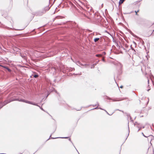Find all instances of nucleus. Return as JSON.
Here are the masks:
<instances>
[{"label": "nucleus", "instance_id": "23", "mask_svg": "<svg viewBox=\"0 0 154 154\" xmlns=\"http://www.w3.org/2000/svg\"><path fill=\"white\" fill-rule=\"evenodd\" d=\"M81 66H84V64H82V63H81V64H80Z\"/></svg>", "mask_w": 154, "mask_h": 154}, {"label": "nucleus", "instance_id": "8", "mask_svg": "<svg viewBox=\"0 0 154 154\" xmlns=\"http://www.w3.org/2000/svg\"><path fill=\"white\" fill-rule=\"evenodd\" d=\"M4 67L7 69L9 71V72H11V69H10L8 67H5V66H3Z\"/></svg>", "mask_w": 154, "mask_h": 154}, {"label": "nucleus", "instance_id": "7", "mask_svg": "<svg viewBox=\"0 0 154 154\" xmlns=\"http://www.w3.org/2000/svg\"><path fill=\"white\" fill-rule=\"evenodd\" d=\"M125 0H120L119 2V5L122 4Z\"/></svg>", "mask_w": 154, "mask_h": 154}, {"label": "nucleus", "instance_id": "9", "mask_svg": "<svg viewBox=\"0 0 154 154\" xmlns=\"http://www.w3.org/2000/svg\"><path fill=\"white\" fill-rule=\"evenodd\" d=\"M99 38H96L94 39V41L95 42H97L99 40Z\"/></svg>", "mask_w": 154, "mask_h": 154}, {"label": "nucleus", "instance_id": "29", "mask_svg": "<svg viewBox=\"0 0 154 154\" xmlns=\"http://www.w3.org/2000/svg\"><path fill=\"white\" fill-rule=\"evenodd\" d=\"M104 110L107 113V114H109V113L106 110L104 109Z\"/></svg>", "mask_w": 154, "mask_h": 154}, {"label": "nucleus", "instance_id": "15", "mask_svg": "<svg viewBox=\"0 0 154 154\" xmlns=\"http://www.w3.org/2000/svg\"><path fill=\"white\" fill-rule=\"evenodd\" d=\"M140 19H138L137 20H136V23H138V24L139 23V21H140Z\"/></svg>", "mask_w": 154, "mask_h": 154}, {"label": "nucleus", "instance_id": "20", "mask_svg": "<svg viewBox=\"0 0 154 154\" xmlns=\"http://www.w3.org/2000/svg\"><path fill=\"white\" fill-rule=\"evenodd\" d=\"M84 66L85 67H86V66H89V64H84Z\"/></svg>", "mask_w": 154, "mask_h": 154}, {"label": "nucleus", "instance_id": "5", "mask_svg": "<svg viewBox=\"0 0 154 154\" xmlns=\"http://www.w3.org/2000/svg\"><path fill=\"white\" fill-rule=\"evenodd\" d=\"M99 61V60H98L97 63L92 65L91 66V69L94 68L95 66L97 65V63Z\"/></svg>", "mask_w": 154, "mask_h": 154}, {"label": "nucleus", "instance_id": "41", "mask_svg": "<svg viewBox=\"0 0 154 154\" xmlns=\"http://www.w3.org/2000/svg\"><path fill=\"white\" fill-rule=\"evenodd\" d=\"M149 90V89L148 90V91Z\"/></svg>", "mask_w": 154, "mask_h": 154}, {"label": "nucleus", "instance_id": "25", "mask_svg": "<svg viewBox=\"0 0 154 154\" xmlns=\"http://www.w3.org/2000/svg\"><path fill=\"white\" fill-rule=\"evenodd\" d=\"M102 60L103 61V62H105V60H104V58H102Z\"/></svg>", "mask_w": 154, "mask_h": 154}, {"label": "nucleus", "instance_id": "37", "mask_svg": "<svg viewBox=\"0 0 154 154\" xmlns=\"http://www.w3.org/2000/svg\"><path fill=\"white\" fill-rule=\"evenodd\" d=\"M148 83H149V80H148Z\"/></svg>", "mask_w": 154, "mask_h": 154}, {"label": "nucleus", "instance_id": "12", "mask_svg": "<svg viewBox=\"0 0 154 154\" xmlns=\"http://www.w3.org/2000/svg\"><path fill=\"white\" fill-rule=\"evenodd\" d=\"M96 56L97 57H101L102 56V55L101 54H97L96 55Z\"/></svg>", "mask_w": 154, "mask_h": 154}, {"label": "nucleus", "instance_id": "35", "mask_svg": "<svg viewBox=\"0 0 154 154\" xmlns=\"http://www.w3.org/2000/svg\"><path fill=\"white\" fill-rule=\"evenodd\" d=\"M78 75H81V73H79V74H78Z\"/></svg>", "mask_w": 154, "mask_h": 154}, {"label": "nucleus", "instance_id": "39", "mask_svg": "<svg viewBox=\"0 0 154 154\" xmlns=\"http://www.w3.org/2000/svg\"><path fill=\"white\" fill-rule=\"evenodd\" d=\"M47 96V97L48 96V95Z\"/></svg>", "mask_w": 154, "mask_h": 154}, {"label": "nucleus", "instance_id": "11", "mask_svg": "<svg viewBox=\"0 0 154 154\" xmlns=\"http://www.w3.org/2000/svg\"><path fill=\"white\" fill-rule=\"evenodd\" d=\"M99 106V104L98 103H97V106L94 109H91V110L94 109H98V106Z\"/></svg>", "mask_w": 154, "mask_h": 154}, {"label": "nucleus", "instance_id": "36", "mask_svg": "<svg viewBox=\"0 0 154 154\" xmlns=\"http://www.w3.org/2000/svg\"><path fill=\"white\" fill-rule=\"evenodd\" d=\"M112 114H109V115H111Z\"/></svg>", "mask_w": 154, "mask_h": 154}, {"label": "nucleus", "instance_id": "32", "mask_svg": "<svg viewBox=\"0 0 154 154\" xmlns=\"http://www.w3.org/2000/svg\"><path fill=\"white\" fill-rule=\"evenodd\" d=\"M120 88H123V86H121L120 87Z\"/></svg>", "mask_w": 154, "mask_h": 154}, {"label": "nucleus", "instance_id": "3", "mask_svg": "<svg viewBox=\"0 0 154 154\" xmlns=\"http://www.w3.org/2000/svg\"><path fill=\"white\" fill-rule=\"evenodd\" d=\"M134 126H136V127H137L138 128H139V129L137 131L138 132L141 129V127H140V126H141V125L140 124L138 123L137 122H135L134 123Z\"/></svg>", "mask_w": 154, "mask_h": 154}, {"label": "nucleus", "instance_id": "40", "mask_svg": "<svg viewBox=\"0 0 154 154\" xmlns=\"http://www.w3.org/2000/svg\"><path fill=\"white\" fill-rule=\"evenodd\" d=\"M130 116V119H131V117L130 116Z\"/></svg>", "mask_w": 154, "mask_h": 154}, {"label": "nucleus", "instance_id": "1", "mask_svg": "<svg viewBox=\"0 0 154 154\" xmlns=\"http://www.w3.org/2000/svg\"><path fill=\"white\" fill-rule=\"evenodd\" d=\"M49 8L48 7H46L42 11H40L37 12L36 14L38 16H41L43 14L45 13L47 11H48Z\"/></svg>", "mask_w": 154, "mask_h": 154}, {"label": "nucleus", "instance_id": "13", "mask_svg": "<svg viewBox=\"0 0 154 154\" xmlns=\"http://www.w3.org/2000/svg\"><path fill=\"white\" fill-rule=\"evenodd\" d=\"M32 104V105H35V106H38L39 107V106H38L37 104V103H33V102H32V104Z\"/></svg>", "mask_w": 154, "mask_h": 154}, {"label": "nucleus", "instance_id": "2", "mask_svg": "<svg viewBox=\"0 0 154 154\" xmlns=\"http://www.w3.org/2000/svg\"><path fill=\"white\" fill-rule=\"evenodd\" d=\"M15 100L18 101H19L22 102H24V99H12L11 100H9V101H6L5 102H4V105L1 107H0V108H1L4 105H5L7 103H10V102H11L12 101H15Z\"/></svg>", "mask_w": 154, "mask_h": 154}, {"label": "nucleus", "instance_id": "10", "mask_svg": "<svg viewBox=\"0 0 154 154\" xmlns=\"http://www.w3.org/2000/svg\"><path fill=\"white\" fill-rule=\"evenodd\" d=\"M76 63L77 65L79 66V65H80L81 64V63L79 61H77L76 62Z\"/></svg>", "mask_w": 154, "mask_h": 154}, {"label": "nucleus", "instance_id": "16", "mask_svg": "<svg viewBox=\"0 0 154 154\" xmlns=\"http://www.w3.org/2000/svg\"><path fill=\"white\" fill-rule=\"evenodd\" d=\"M38 76V75L37 74H35L34 75V78H36Z\"/></svg>", "mask_w": 154, "mask_h": 154}, {"label": "nucleus", "instance_id": "14", "mask_svg": "<svg viewBox=\"0 0 154 154\" xmlns=\"http://www.w3.org/2000/svg\"><path fill=\"white\" fill-rule=\"evenodd\" d=\"M150 137H151V139L152 140V139H154V137L152 135H151L150 136H149Z\"/></svg>", "mask_w": 154, "mask_h": 154}, {"label": "nucleus", "instance_id": "34", "mask_svg": "<svg viewBox=\"0 0 154 154\" xmlns=\"http://www.w3.org/2000/svg\"><path fill=\"white\" fill-rule=\"evenodd\" d=\"M55 92L56 93H57L58 94V93L57 92V91H55Z\"/></svg>", "mask_w": 154, "mask_h": 154}, {"label": "nucleus", "instance_id": "30", "mask_svg": "<svg viewBox=\"0 0 154 154\" xmlns=\"http://www.w3.org/2000/svg\"><path fill=\"white\" fill-rule=\"evenodd\" d=\"M93 106H97V104H95V105H93Z\"/></svg>", "mask_w": 154, "mask_h": 154}, {"label": "nucleus", "instance_id": "18", "mask_svg": "<svg viewBox=\"0 0 154 154\" xmlns=\"http://www.w3.org/2000/svg\"><path fill=\"white\" fill-rule=\"evenodd\" d=\"M139 11V10L137 11H135V12L136 13V15H138V14H137V12Z\"/></svg>", "mask_w": 154, "mask_h": 154}, {"label": "nucleus", "instance_id": "17", "mask_svg": "<svg viewBox=\"0 0 154 154\" xmlns=\"http://www.w3.org/2000/svg\"><path fill=\"white\" fill-rule=\"evenodd\" d=\"M112 100L113 101H119V100H116L115 99H112Z\"/></svg>", "mask_w": 154, "mask_h": 154}, {"label": "nucleus", "instance_id": "6", "mask_svg": "<svg viewBox=\"0 0 154 154\" xmlns=\"http://www.w3.org/2000/svg\"><path fill=\"white\" fill-rule=\"evenodd\" d=\"M24 102L28 103L29 104H32V102L24 100Z\"/></svg>", "mask_w": 154, "mask_h": 154}, {"label": "nucleus", "instance_id": "38", "mask_svg": "<svg viewBox=\"0 0 154 154\" xmlns=\"http://www.w3.org/2000/svg\"><path fill=\"white\" fill-rule=\"evenodd\" d=\"M143 128H144V126H143L142 127Z\"/></svg>", "mask_w": 154, "mask_h": 154}, {"label": "nucleus", "instance_id": "21", "mask_svg": "<svg viewBox=\"0 0 154 154\" xmlns=\"http://www.w3.org/2000/svg\"><path fill=\"white\" fill-rule=\"evenodd\" d=\"M108 99L109 100H112V99L111 98H110V97H109L108 98Z\"/></svg>", "mask_w": 154, "mask_h": 154}, {"label": "nucleus", "instance_id": "31", "mask_svg": "<svg viewBox=\"0 0 154 154\" xmlns=\"http://www.w3.org/2000/svg\"><path fill=\"white\" fill-rule=\"evenodd\" d=\"M74 147H75V149H76V151H77V152H78V153H79V152H78L77 150L75 148V146H74Z\"/></svg>", "mask_w": 154, "mask_h": 154}, {"label": "nucleus", "instance_id": "24", "mask_svg": "<svg viewBox=\"0 0 154 154\" xmlns=\"http://www.w3.org/2000/svg\"><path fill=\"white\" fill-rule=\"evenodd\" d=\"M98 109H100L101 110H104V109H103L102 108H101V107H99Z\"/></svg>", "mask_w": 154, "mask_h": 154}, {"label": "nucleus", "instance_id": "19", "mask_svg": "<svg viewBox=\"0 0 154 154\" xmlns=\"http://www.w3.org/2000/svg\"><path fill=\"white\" fill-rule=\"evenodd\" d=\"M39 107L42 110H43L44 111V109L42 108V107H40L39 106Z\"/></svg>", "mask_w": 154, "mask_h": 154}, {"label": "nucleus", "instance_id": "22", "mask_svg": "<svg viewBox=\"0 0 154 154\" xmlns=\"http://www.w3.org/2000/svg\"><path fill=\"white\" fill-rule=\"evenodd\" d=\"M128 132H129V125H128ZM129 133H128V136L129 135Z\"/></svg>", "mask_w": 154, "mask_h": 154}, {"label": "nucleus", "instance_id": "26", "mask_svg": "<svg viewBox=\"0 0 154 154\" xmlns=\"http://www.w3.org/2000/svg\"><path fill=\"white\" fill-rule=\"evenodd\" d=\"M103 54H104V55H105V54H106V52H104H104H103Z\"/></svg>", "mask_w": 154, "mask_h": 154}, {"label": "nucleus", "instance_id": "4", "mask_svg": "<svg viewBox=\"0 0 154 154\" xmlns=\"http://www.w3.org/2000/svg\"><path fill=\"white\" fill-rule=\"evenodd\" d=\"M51 135H50V136L49 138L48 139V140H49L50 138H51H51L52 139H57V138H65V139H66V138H69L68 137H58L53 138V137H51Z\"/></svg>", "mask_w": 154, "mask_h": 154}, {"label": "nucleus", "instance_id": "28", "mask_svg": "<svg viewBox=\"0 0 154 154\" xmlns=\"http://www.w3.org/2000/svg\"><path fill=\"white\" fill-rule=\"evenodd\" d=\"M69 141H70V142H71L72 143V141H71V139H70V138H69Z\"/></svg>", "mask_w": 154, "mask_h": 154}, {"label": "nucleus", "instance_id": "33", "mask_svg": "<svg viewBox=\"0 0 154 154\" xmlns=\"http://www.w3.org/2000/svg\"><path fill=\"white\" fill-rule=\"evenodd\" d=\"M132 50H134V51H135V50H134V48H133V49H132Z\"/></svg>", "mask_w": 154, "mask_h": 154}, {"label": "nucleus", "instance_id": "27", "mask_svg": "<svg viewBox=\"0 0 154 154\" xmlns=\"http://www.w3.org/2000/svg\"><path fill=\"white\" fill-rule=\"evenodd\" d=\"M142 134H143V135L145 137H147V136H146L145 135H144V134H143V133H142Z\"/></svg>", "mask_w": 154, "mask_h": 154}]
</instances>
